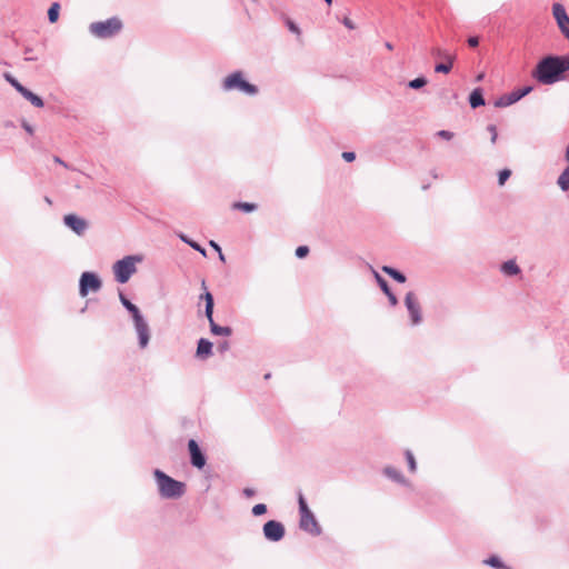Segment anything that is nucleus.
I'll use <instances>...</instances> for the list:
<instances>
[{"instance_id":"nucleus-1","label":"nucleus","mask_w":569,"mask_h":569,"mask_svg":"<svg viewBox=\"0 0 569 569\" xmlns=\"http://www.w3.org/2000/svg\"><path fill=\"white\" fill-rule=\"evenodd\" d=\"M569 70V56L543 58L532 72L533 78L543 84H551L559 80V76Z\"/></svg>"},{"instance_id":"nucleus-2","label":"nucleus","mask_w":569,"mask_h":569,"mask_svg":"<svg viewBox=\"0 0 569 569\" xmlns=\"http://www.w3.org/2000/svg\"><path fill=\"white\" fill-rule=\"evenodd\" d=\"M160 495L164 498H179L184 493V483L174 480L160 470L154 471Z\"/></svg>"},{"instance_id":"nucleus-3","label":"nucleus","mask_w":569,"mask_h":569,"mask_svg":"<svg viewBox=\"0 0 569 569\" xmlns=\"http://www.w3.org/2000/svg\"><path fill=\"white\" fill-rule=\"evenodd\" d=\"M122 29V21L117 18L112 17L110 19H107L104 21H98L90 24L89 30L90 32L101 39L111 38L119 33Z\"/></svg>"},{"instance_id":"nucleus-4","label":"nucleus","mask_w":569,"mask_h":569,"mask_svg":"<svg viewBox=\"0 0 569 569\" xmlns=\"http://www.w3.org/2000/svg\"><path fill=\"white\" fill-rule=\"evenodd\" d=\"M299 511H300V528L310 535L318 536L321 533V528L309 509L307 501L302 493H299Z\"/></svg>"},{"instance_id":"nucleus-5","label":"nucleus","mask_w":569,"mask_h":569,"mask_svg":"<svg viewBox=\"0 0 569 569\" xmlns=\"http://www.w3.org/2000/svg\"><path fill=\"white\" fill-rule=\"evenodd\" d=\"M137 261H140V259L128 256L113 264V272L118 282L126 283L130 279V277L137 271Z\"/></svg>"},{"instance_id":"nucleus-6","label":"nucleus","mask_w":569,"mask_h":569,"mask_svg":"<svg viewBox=\"0 0 569 569\" xmlns=\"http://www.w3.org/2000/svg\"><path fill=\"white\" fill-rule=\"evenodd\" d=\"M223 88L226 90H240L246 94L253 96L258 92V89L254 84L247 82L243 79V74L240 71L233 72L224 78Z\"/></svg>"},{"instance_id":"nucleus-7","label":"nucleus","mask_w":569,"mask_h":569,"mask_svg":"<svg viewBox=\"0 0 569 569\" xmlns=\"http://www.w3.org/2000/svg\"><path fill=\"white\" fill-rule=\"evenodd\" d=\"M101 288V281L97 274L92 272H83L80 278L79 292L81 297H86L89 291H98Z\"/></svg>"},{"instance_id":"nucleus-8","label":"nucleus","mask_w":569,"mask_h":569,"mask_svg":"<svg viewBox=\"0 0 569 569\" xmlns=\"http://www.w3.org/2000/svg\"><path fill=\"white\" fill-rule=\"evenodd\" d=\"M432 54L446 61V64H436L435 71L439 73H449L452 69L456 56L441 48L432 49Z\"/></svg>"},{"instance_id":"nucleus-9","label":"nucleus","mask_w":569,"mask_h":569,"mask_svg":"<svg viewBox=\"0 0 569 569\" xmlns=\"http://www.w3.org/2000/svg\"><path fill=\"white\" fill-rule=\"evenodd\" d=\"M532 90V87H525V88H521V89H517L508 94H505L502 97H500L496 102H495V106L498 107V108H503V107H508L515 102H517L518 100H520L521 98H523L525 96H527L528 93H530Z\"/></svg>"},{"instance_id":"nucleus-10","label":"nucleus","mask_w":569,"mask_h":569,"mask_svg":"<svg viewBox=\"0 0 569 569\" xmlns=\"http://www.w3.org/2000/svg\"><path fill=\"white\" fill-rule=\"evenodd\" d=\"M552 14L557 21V24L563 36L569 39V17L566 12V9L560 3H555L552 6Z\"/></svg>"},{"instance_id":"nucleus-11","label":"nucleus","mask_w":569,"mask_h":569,"mask_svg":"<svg viewBox=\"0 0 569 569\" xmlns=\"http://www.w3.org/2000/svg\"><path fill=\"white\" fill-rule=\"evenodd\" d=\"M264 537L270 541H279L284 536V527L281 522L269 520L263 526Z\"/></svg>"},{"instance_id":"nucleus-12","label":"nucleus","mask_w":569,"mask_h":569,"mask_svg":"<svg viewBox=\"0 0 569 569\" xmlns=\"http://www.w3.org/2000/svg\"><path fill=\"white\" fill-rule=\"evenodd\" d=\"M64 224L74 231L77 234L81 236L86 231L88 223L84 219L78 217L77 214L70 213L66 214L63 218Z\"/></svg>"},{"instance_id":"nucleus-13","label":"nucleus","mask_w":569,"mask_h":569,"mask_svg":"<svg viewBox=\"0 0 569 569\" xmlns=\"http://www.w3.org/2000/svg\"><path fill=\"white\" fill-rule=\"evenodd\" d=\"M408 311L411 316V320L413 325H417L421 321L420 315V305L412 292H408L405 299Z\"/></svg>"},{"instance_id":"nucleus-14","label":"nucleus","mask_w":569,"mask_h":569,"mask_svg":"<svg viewBox=\"0 0 569 569\" xmlns=\"http://www.w3.org/2000/svg\"><path fill=\"white\" fill-rule=\"evenodd\" d=\"M188 448L191 457V463L198 469L203 468L206 465V458L202 455L197 441L193 439L189 440Z\"/></svg>"},{"instance_id":"nucleus-15","label":"nucleus","mask_w":569,"mask_h":569,"mask_svg":"<svg viewBox=\"0 0 569 569\" xmlns=\"http://www.w3.org/2000/svg\"><path fill=\"white\" fill-rule=\"evenodd\" d=\"M134 327H136V330L138 333L140 347L146 348L149 342V338H150L149 327H148L147 322L143 319H141V320L134 322Z\"/></svg>"},{"instance_id":"nucleus-16","label":"nucleus","mask_w":569,"mask_h":569,"mask_svg":"<svg viewBox=\"0 0 569 569\" xmlns=\"http://www.w3.org/2000/svg\"><path fill=\"white\" fill-rule=\"evenodd\" d=\"M375 278L379 283L380 288L382 289V291L388 296L390 303L392 306H396L398 303V300L396 296L390 291L387 281L378 272H375Z\"/></svg>"},{"instance_id":"nucleus-17","label":"nucleus","mask_w":569,"mask_h":569,"mask_svg":"<svg viewBox=\"0 0 569 569\" xmlns=\"http://www.w3.org/2000/svg\"><path fill=\"white\" fill-rule=\"evenodd\" d=\"M212 352V343L207 339H200L197 347V356L206 358Z\"/></svg>"},{"instance_id":"nucleus-18","label":"nucleus","mask_w":569,"mask_h":569,"mask_svg":"<svg viewBox=\"0 0 569 569\" xmlns=\"http://www.w3.org/2000/svg\"><path fill=\"white\" fill-rule=\"evenodd\" d=\"M120 299L122 305L131 312L134 322L143 319L137 306L131 303L123 295H120Z\"/></svg>"},{"instance_id":"nucleus-19","label":"nucleus","mask_w":569,"mask_h":569,"mask_svg":"<svg viewBox=\"0 0 569 569\" xmlns=\"http://www.w3.org/2000/svg\"><path fill=\"white\" fill-rule=\"evenodd\" d=\"M19 92L26 98L28 99L33 106L38 107V108H41L43 107V101L42 99L34 94L33 92L29 91L28 89L26 88H19Z\"/></svg>"},{"instance_id":"nucleus-20","label":"nucleus","mask_w":569,"mask_h":569,"mask_svg":"<svg viewBox=\"0 0 569 569\" xmlns=\"http://www.w3.org/2000/svg\"><path fill=\"white\" fill-rule=\"evenodd\" d=\"M469 102H470V106L472 108H478L480 106H483L485 104V99L482 97V92L480 89H475L470 97H469Z\"/></svg>"},{"instance_id":"nucleus-21","label":"nucleus","mask_w":569,"mask_h":569,"mask_svg":"<svg viewBox=\"0 0 569 569\" xmlns=\"http://www.w3.org/2000/svg\"><path fill=\"white\" fill-rule=\"evenodd\" d=\"M210 322V329H211V332L213 335H217V336H230L232 330L231 328L229 327H221V326H218L214 321H213V317L211 316V320H209Z\"/></svg>"},{"instance_id":"nucleus-22","label":"nucleus","mask_w":569,"mask_h":569,"mask_svg":"<svg viewBox=\"0 0 569 569\" xmlns=\"http://www.w3.org/2000/svg\"><path fill=\"white\" fill-rule=\"evenodd\" d=\"M206 301V316L208 320H211V316L213 315V297L210 292H206L201 296Z\"/></svg>"},{"instance_id":"nucleus-23","label":"nucleus","mask_w":569,"mask_h":569,"mask_svg":"<svg viewBox=\"0 0 569 569\" xmlns=\"http://www.w3.org/2000/svg\"><path fill=\"white\" fill-rule=\"evenodd\" d=\"M501 270L503 273H506L508 276L518 274L520 272L519 267L512 260L505 262L501 267Z\"/></svg>"},{"instance_id":"nucleus-24","label":"nucleus","mask_w":569,"mask_h":569,"mask_svg":"<svg viewBox=\"0 0 569 569\" xmlns=\"http://www.w3.org/2000/svg\"><path fill=\"white\" fill-rule=\"evenodd\" d=\"M382 271L386 272L387 274H389L391 278H393L398 282L403 283L406 281L405 274H402L401 272H399L398 270H396L391 267L385 266V267H382Z\"/></svg>"},{"instance_id":"nucleus-25","label":"nucleus","mask_w":569,"mask_h":569,"mask_svg":"<svg viewBox=\"0 0 569 569\" xmlns=\"http://www.w3.org/2000/svg\"><path fill=\"white\" fill-rule=\"evenodd\" d=\"M60 11V4L58 2H53L48 10V19L51 23L58 21Z\"/></svg>"},{"instance_id":"nucleus-26","label":"nucleus","mask_w":569,"mask_h":569,"mask_svg":"<svg viewBox=\"0 0 569 569\" xmlns=\"http://www.w3.org/2000/svg\"><path fill=\"white\" fill-rule=\"evenodd\" d=\"M232 209L241 210L244 212H252L257 209V204L251 202H234L232 204Z\"/></svg>"},{"instance_id":"nucleus-27","label":"nucleus","mask_w":569,"mask_h":569,"mask_svg":"<svg viewBox=\"0 0 569 569\" xmlns=\"http://www.w3.org/2000/svg\"><path fill=\"white\" fill-rule=\"evenodd\" d=\"M558 184L563 191L569 190V166L558 178Z\"/></svg>"},{"instance_id":"nucleus-28","label":"nucleus","mask_w":569,"mask_h":569,"mask_svg":"<svg viewBox=\"0 0 569 569\" xmlns=\"http://www.w3.org/2000/svg\"><path fill=\"white\" fill-rule=\"evenodd\" d=\"M510 176H511V170H509V169L501 170L499 172V178H498L499 186H503Z\"/></svg>"},{"instance_id":"nucleus-29","label":"nucleus","mask_w":569,"mask_h":569,"mask_svg":"<svg viewBox=\"0 0 569 569\" xmlns=\"http://www.w3.org/2000/svg\"><path fill=\"white\" fill-rule=\"evenodd\" d=\"M427 80L425 78H416L409 82V87L412 89H419L426 86Z\"/></svg>"},{"instance_id":"nucleus-30","label":"nucleus","mask_w":569,"mask_h":569,"mask_svg":"<svg viewBox=\"0 0 569 569\" xmlns=\"http://www.w3.org/2000/svg\"><path fill=\"white\" fill-rule=\"evenodd\" d=\"M267 512V506L264 503H258L252 508V513L254 516H261Z\"/></svg>"},{"instance_id":"nucleus-31","label":"nucleus","mask_w":569,"mask_h":569,"mask_svg":"<svg viewBox=\"0 0 569 569\" xmlns=\"http://www.w3.org/2000/svg\"><path fill=\"white\" fill-rule=\"evenodd\" d=\"M309 253V248L307 246H300L296 249V256L298 258H305Z\"/></svg>"},{"instance_id":"nucleus-32","label":"nucleus","mask_w":569,"mask_h":569,"mask_svg":"<svg viewBox=\"0 0 569 569\" xmlns=\"http://www.w3.org/2000/svg\"><path fill=\"white\" fill-rule=\"evenodd\" d=\"M406 456H407V460H408L410 470L415 471L416 470V460L413 458V455L410 451H407Z\"/></svg>"},{"instance_id":"nucleus-33","label":"nucleus","mask_w":569,"mask_h":569,"mask_svg":"<svg viewBox=\"0 0 569 569\" xmlns=\"http://www.w3.org/2000/svg\"><path fill=\"white\" fill-rule=\"evenodd\" d=\"M486 563H488V565H490L492 567H496V568H501L502 567L501 561L497 557L489 558L488 560H486Z\"/></svg>"},{"instance_id":"nucleus-34","label":"nucleus","mask_w":569,"mask_h":569,"mask_svg":"<svg viewBox=\"0 0 569 569\" xmlns=\"http://www.w3.org/2000/svg\"><path fill=\"white\" fill-rule=\"evenodd\" d=\"M287 26L289 28V30L296 34H300V29L299 27L293 22L291 21L290 19L287 20Z\"/></svg>"},{"instance_id":"nucleus-35","label":"nucleus","mask_w":569,"mask_h":569,"mask_svg":"<svg viewBox=\"0 0 569 569\" xmlns=\"http://www.w3.org/2000/svg\"><path fill=\"white\" fill-rule=\"evenodd\" d=\"M488 130L490 131V136H491V142L495 143L496 140H497V137H498V133H497V128L495 124H490L488 127Z\"/></svg>"},{"instance_id":"nucleus-36","label":"nucleus","mask_w":569,"mask_h":569,"mask_svg":"<svg viewBox=\"0 0 569 569\" xmlns=\"http://www.w3.org/2000/svg\"><path fill=\"white\" fill-rule=\"evenodd\" d=\"M438 136H439V137H441V138H443V139H446V140H450V139H452V138H453V133H452V132H450V131H447V130H440V131L438 132Z\"/></svg>"},{"instance_id":"nucleus-37","label":"nucleus","mask_w":569,"mask_h":569,"mask_svg":"<svg viewBox=\"0 0 569 569\" xmlns=\"http://www.w3.org/2000/svg\"><path fill=\"white\" fill-rule=\"evenodd\" d=\"M342 23L350 30H353L356 29V24L353 23V21L348 18V17H345L343 20H342Z\"/></svg>"},{"instance_id":"nucleus-38","label":"nucleus","mask_w":569,"mask_h":569,"mask_svg":"<svg viewBox=\"0 0 569 569\" xmlns=\"http://www.w3.org/2000/svg\"><path fill=\"white\" fill-rule=\"evenodd\" d=\"M7 80L19 91V88H24L22 84H20L14 78L11 76H7Z\"/></svg>"},{"instance_id":"nucleus-39","label":"nucleus","mask_w":569,"mask_h":569,"mask_svg":"<svg viewBox=\"0 0 569 569\" xmlns=\"http://www.w3.org/2000/svg\"><path fill=\"white\" fill-rule=\"evenodd\" d=\"M342 158L348 161V162H351L356 159V154L353 152H343L342 153Z\"/></svg>"},{"instance_id":"nucleus-40","label":"nucleus","mask_w":569,"mask_h":569,"mask_svg":"<svg viewBox=\"0 0 569 569\" xmlns=\"http://www.w3.org/2000/svg\"><path fill=\"white\" fill-rule=\"evenodd\" d=\"M468 44L471 47V48H476L478 44H479V38L478 37H470L468 39Z\"/></svg>"},{"instance_id":"nucleus-41","label":"nucleus","mask_w":569,"mask_h":569,"mask_svg":"<svg viewBox=\"0 0 569 569\" xmlns=\"http://www.w3.org/2000/svg\"><path fill=\"white\" fill-rule=\"evenodd\" d=\"M22 127H23V129H24L29 134H32V133H33V128H32L29 123L23 122V123H22Z\"/></svg>"},{"instance_id":"nucleus-42","label":"nucleus","mask_w":569,"mask_h":569,"mask_svg":"<svg viewBox=\"0 0 569 569\" xmlns=\"http://www.w3.org/2000/svg\"><path fill=\"white\" fill-rule=\"evenodd\" d=\"M190 246L196 250L200 251L202 254H206V251L196 242H190Z\"/></svg>"},{"instance_id":"nucleus-43","label":"nucleus","mask_w":569,"mask_h":569,"mask_svg":"<svg viewBox=\"0 0 569 569\" xmlns=\"http://www.w3.org/2000/svg\"><path fill=\"white\" fill-rule=\"evenodd\" d=\"M243 493L247 496V497H252L254 495V490L253 489H250V488H246L243 490Z\"/></svg>"},{"instance_id":"nucleus-44","label":"nucleus","mask_w":569,"mask_h":569,"mask_svg":"<svg viewBox=\"0 0 569 569\" xmlns=\"http://www.w3.org/2000/svg\"><path fill=\"white\" fill-rule=\"evenodd\" d=\"M210 246L213 247V249H216L218 252L221 251V248L214 241H210Z\"/></svg>"},{"instance_id":"nucleus-45","label":"nucleus","mask_w":569,"mask_h":569,"mask_svg":"<svg viewBox=\"0 0 569 569\" xmlns=\"http://www.w3.org/2000/svg\"><path fill=\"white\" fill-rule=\"evenodd\" d=\"M385 47H386L388 50H390V51H391V50H393V46H392V43H390V42H386V43H385Z\"/></svg>"},{"instance_id":"nucleus-46","label":"nucleus","mask_w":569,"mask_h":569,"mask_svg":"<svg viewBox=\"0 0 569 569\" xmlns=\"http://www.w3.org/2000/svg\"><path fill=\"white\" fill-rule=\"evenodd\" d=\"M219 258L221 261H226V258H224V254L222 253V251L219 252Z\"/></svg>"},{"instance_id":"nucleus-47","label":"nucleus","mask_w":569,"mask_h":569,"mask_svg":"<svg viewBox=\"0 0 569 569\" xmlns=\"http://www.w3.org/2000/svg\"><path fill=\"white\" fill-rule=\"evenodd\" d=\"M44 201H46L49 206H51V204H52V201H51V199H50L49 197H46V198H44Z\"/></svg>"},{"instance_id":"nucleus-48","label":"nucleus","mask_w":569,"mask_h":569,"mask_svg":"<svg viewBox=\"0 0 569 569\" xmlns=\"http://www.w3.org/2000/svg\"><path fill=\"white\" fill-rule=\"evenodd\" d=\"M329 6L332 3V0H325Z\"/></svg>"},{"instance_id":"nucleus-49","label":"nucleus","mask_w":569,"mask_h":569,"mask_svg":"<svg viewBox=\"0 0 569 569\" xmlns=\"http://www.w3.org/2000/svg\"><path fill=\"white\" fill-rule=\"evenodd\" d=\"M57 163H62V161L59 158H56Z\"/></svg>"}]
</instances>
